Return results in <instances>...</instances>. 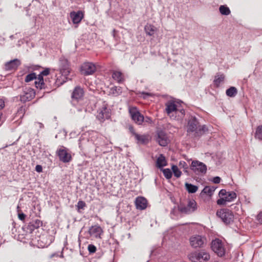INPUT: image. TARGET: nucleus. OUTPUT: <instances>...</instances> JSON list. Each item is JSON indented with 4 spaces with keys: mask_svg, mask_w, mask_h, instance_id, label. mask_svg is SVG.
<instances>
[{
    "mask_svg": "<svg viewBox=\"0 0 262 262\" xmlns=\"http://www.w3.org/2000/svg\"><path fill=\"white\" fill-rule=\"evenodd\" d=\"M216 215L226 224H229L233 221V213L228 209H221L217 211Z\"/></svg>",
    "mask_w": 262,
    "mask_h": 262,
    "instance_id": "5",
    "label": "nucleus"
},
{
    "mask_svg": "<svg viewBox=\"0 0 262 262\" xmlns=\"http://www.w3.org/2000/svg\"><path fill=\"white\" fill-rule=\"evenodd\" d=\"M197 209V204L194 200H189L186 206L180 204L178 210L182 213L190 214Z\"/></svg>",
    "mask_w": 262,
    "mask_h": 262,
    "instance_id": "4",
    "label": "nucleus"
},
{
    "mask_svg": "<svg viewBox=\"0 0 262 262\" xmlns=\"http://www.w3.org/2000/svg\"><path fill=\"white\" fill-rule=\"evenodd\" d=\"M224 198L228 202H232L236 198V194L233 191H229Z\"/></svg>",
    "mask_w": 262,
    "mask_h": 262,
    "instance_id": "31",
    "label": "nucleus"
},
{
    "mask_svg": "<svg viewBox=\"0 0 262 262\" xmlns=\"http://www.w3.org/2000/svg\"><path fill=\"white\" fill-rule=\"evenodd\" d=\"M188 257L192 262H206L210 259V255L205 251H201L190 253Z\"/></svg>",
    "mask_w": 262,
    "mask_h": 262,
    "instance_id": "3",
    "label": "nucleus"
},
{
    "mask_svg": "<svg viewBox=\"0 0 262 262\" xmlns=\"http://www.w3.org/2000/svg\"><path fill=\"white\" fill-rule=\"evenodd\" d=\"M228 192H227L225 189H222L219 192V195L220 197H224L227 194Z\"/></svg>",
    "mask_w": 262,
    "mask_h": 262,
    "instance_id": "41",
    "label": "nucleus"
},
{
    "mask_svg": "<svg viewBox=\"0 0 262 262\" xmlns=\"http://www.w3.org/2000/svg\"><path fill=\"white\" fill-rule=\"evenodd\" d=\"M135 204L138 209H145L147 207V200L143 197L138 196L136 199Z\"/></svg>",
    "mask_w": 262,
    "mask_h": 262,
    "instance_id": "20",
    "label": "nucleus"
},
{
    "mask_svg": "<svg viewBox=\"0 0 262 262\" xmlns=\"http://www.w3.org/2000/svg\"><path fill=\"white\" fill-rule=\"evenodd\" d=\"M60 72L61 74L67 77L70 72L69 64L68 60L65 59L60 60Z\"/></svg>",
    "mask_w": 262,
    "mask_h": 262,
    "instance_id": "16",
    "label": "nucleus"
},
{
    "mask_svg": "<svg viewBox=\"0 0 262 262\" xmlns=\"http://www.w3.org/2000/svg\"><path fill=\"white\" fill-rule=\"evenodd\" d=\"M179 166L180 168H183L185 171H187L188 166L187 163L185 161H180L179 162Z\"/></svg>",
    "mask_w": 262,
    "mask_h": 262,
    "instance_id": "38",
    "label": "nucleus"
},
{
    "mask_svg": "<svg viewBox=\"0 0 262 262\" xmlns=\"http://www.w3.org/2000/svg\"><path fill=\"white\" fill-rule=\"evenodd\" d=\"M36 79V74L34 73H32L27 75L25 78V81L26 82H30L34 79Z\"/></svg>",
    "mask_w": 262,
    "mask_h": 262,
    "instance_id": "36",
    "label": "nucleus"
},
{
    "mask_svg": "<svg viewBox=\"0 0 262 262\" xmlns=\"http://www.w3.org/2000/svg\"><path fill=\"white\" fill-rule=\"evenodd\" d=\"M172 171L175 177L179 178L181 175V172L176 165H173L171 167Z\"/></svg>",
    "mask_w": 262,
    "mask_h": 262,
    "instance_id": "34",
    "label": "nucleus"
},
{
    "mask_svg": "<svg viewBox=\"0 0 262 262\" xmlns=\"http://www.w3.org/2000/svg\"><path fill=\"white\" fill-rule=\"evenodd\" d=\"M110 116V110L108 108L106 104H103L97 111L96 117L100 122L108 119Z\"/></svg>",
    "mask_w": 262,
    "mask_h": 262,
    "instance_id": "7",
    "label": "nucleus"
},
{
    "mask_svg": "<svg viewBox=\"0 0 262 262\" xmlns=\"http://www.w3.org/2000/svg\"><path fill=\"white\" fill-rule=\"evenodd\" d=\"M216 188L214 186H206L202 190V193L211 196L213 194Z\"/></svg>",
    "mask_w": 262,
    "mask_h": 262,
    "instance_id": "27",
    "label": "nucleus"
},
{
    "mask_svg": "<svg viewBox=\"0 0 262 262\" xmlns=\"http://www.w3.org/2000/svg\"><path fill=\"white\" fill-rule=\"evenodd\" d=\"M219 10L220 13L223 15H229L230 13V11L229 8L223 5L220 7Z\"/></svg>",
    "mask_w": 262,
    "mask_h": 262,
    "instance_id": "32",
    "label": "nucleus"
},
{
    "mask_svg": "<svg viewBox=\"0 0 262 262\" xmlns=\"http://www.w3.org/2000/svg\"><path fill=\"white\" fill-rule=\"evenodd\" d=\"M96 70V68L92 62H84L80 68V72L84 75H89L93 74Z\"/></svg>",
    "mask_w": 262,
    "mask_h": 262,
    "instance_id": "11",
    "label": "nucleus"
},
{
    "mask_svg": "<svg viewBox=\"0 0 262 262\" xmlns=\"http://www.w3.org/2000/svg\"><path fill=\"white\" fill-rule=\"evenodd\" d=\"M206 130V127L199 125V122L195 117H191L188 121L187 132L189 136L198 137L202 136Z\"/></svg>",
    "mask_w": 262,
    "mask_h": 262,
    "instance_id": "2",
    "label": "nucleus"
},
{
    "mask_svg": "<svg viewBox=\"0 0 262 262\" xmlns=\"http://www.w3.org/2000/svg\"><path fill=\"white\" fill-rule=\"evenodd\" d=\"M221 181V178L219 177H215L213 179V182L215 184H218Z\"/></svg>",
    "mask_w": 262,
    "mask_h": 262,
    "instance_id": "44",
    "label": "nucleus"
},
{
    "mask_svg": "<svg viewBox=\"0 0 262 262\" xmlns=\"http://www.w3.org/2000/svg\"><path fill=\"white\" fill-rule=\"evenodd\" d=\"M257 220L260 224H262V211L260 212L257 215Z\"/></svg>",
    "mask_w": 262,
    "mask_h": 262,
    "instance_id": "42",
    "label": "nucleus"
},
{
    "mask_svg": "<svg viewBox=\"0 0 262 262\" xmlns=\"http://www.w3.org/2000/svg\"><path fill=\"white\" fill-rule=\"evenodd\" d=\"M156 141L162 146H166L169 142L167 135L162 130L157 132Z\"/></svg>",
    "mask_w": 262,
    "mask_h": 262,
    "instance_id": "14",
    "label": "nucleus"
},
{
    "mask_svg": "<svg viewBox=\"0 0 262 262\" xmlns=\"http://www.w3.org/2000/svg\"><path fill=\"white\" fill-rule=\"evenodd\" d=\"M144 30L147 35L152 36L157 31V28L152 25L147 24L144 27Z\"/></svg>",
    "mask_w": 262,
    "mask_h": 262,
    "instance_id": "24",
    "label": "nucleus"
},
{
    "mask_svg": "<svg viewBox=\"0 0 262 262\" xmlns=\"http://www.w3.org/2000/svg\"><path fill=\"white\" fill-rule=\"evenodd\" d=\"M35 95V93L33 89L26 88L23 92V94L20 96V100L23 102L29 101L33 99Z\"/></svg>",
    "mask_w": 262,
    "mask_h": 262,
    "instance_id": "13",
    "label": "nucleus"
},
{
    "mask_svg": "<svg viewBox=\"0 0 262 262\" xmlns=\"http://www.w3.org/2000/svg\"><path fill=\"white\" fill-rule=\"evenodd\" d=\"M143 94H144V93H143ZM144 94H146L147 95H150V94L148 93H144Z\"/></svg>",
    "mask_w": 262,
    "mask_h": 262,
    "instance_id": "50",
    "label": "nucleus"
},
{
    "mask_svg": "<svg viewBox=\"0 0 262 262\" xmlns=\"http://www.w3.org/2000/svg\"><path fill=\"white\" fill-rule=\"evenodd\" d=\"M167 164V162L166 161L165 157L163 155H160V156L158 158L156 161V165L159 168H161L163 167L166 166Z\"/></svg>",
    "mask_w": 262,
    "mask_h": 262,
    "instance_id": "25",
    "label": "nucleus"
},
{
    "mask_svg": "<svg viewBox=\"0 0 262 262\" xmlns=\"http://www.w3.org/2000/svg\"><path fill=\"white\" fill-rule=\"evenodd\" d=\"M189 243L193 248H202L206 244V238L201 235H194L190 237Z\"/></svg>",
    "mask_w": 262,
    "mask_h": 262,
    "instance_id": "6",
    "label": "nucleus"
},
{
    "mask_svg": "<svg viewBox=\"0 0 262 262\" xmlns=\"http://www.w3.org/2000/svg\"><path fill=\"white\" fill-rule=\"evenodd\" d=\"M135 138L139 144H146L149 140L148 136L145 135H140L137 134L135 135Z\"/></svg>",
    "mask_w": 262,
    "mask_h": 262,
    "instance_id": "22",
    "label": "nucleus"
},
{
    "mask_svg": "<svg viewBox=\"0 0 262 262\" xmlns=\"http://www.w3.org/2000/svg\"><path fill=\"white\" fill-rule=\"evenodd\" d=\"M165 112L172 120L182 119L185 115V111L181 108L180 104L174 100H170L165 103Z\"/></svg>",
    "mask_w": 262,
    "mask_h": 262,
    "instance_id": "1",
    "label": "nucleus"
},
{
    "mask_svg": "<svg viewBox=\"0 0 262 262\" xmlns=\"http://www.w3.org/2000/svg\"><path fill=\"white\" fill-rule=\"evenodd\" d=\"M191 169L195 173H205L207 170V167L205 164L202 162L193 161L191 163Z\"/></svg>",
    "mask_w": 262,
    "mask_h": 262,
    "instance_id": "12",
    "label": "nucleus"
},
{
    "mask_svg": "<svg viewBox=\"0 0 262 262\" xmlns=\"http://www.w3.org/2000/svg\"><path fill=\"white\" fill-rule=\"evenodd\" d=\"M225 78L223 74H217L215 76L214 80V83L216 86H219L221 82H222Z\"/></svg>",
    "mask_w": 262,
    "mask_h": 262,
    "instance_id": "29",
    "label": "nucleus"
},
{
    "mask_svg": "<svg viewBox=\"0 0 262 262\" xmlns=\"http://www.w3.org/2000/svg\"><path fill=\"white\" fill-rule=\"evenodd\" d=\"M186 190L189 193H195L198 190V187L195 185L186 183L185 184Z\"/></svg>",
    "mask_w": 262,
    "mask_h": 262,
    "instance_id": "28",
    "label": "nucleus"
},
{
    "mask_svg": "<svg viewBox=\"0 0 262 262\" xmlns=\"http://www.w3.org/2000/svg\"><path fill=\"white\" fill-rule=\"evenodd\" d=\"M145 121H146V122H149V123H150V122H151V119H150V118H149V117H146V118H145Z\"/></svg>",
    "mask_w": 262,
    "mask_h": 262,
    "instance_id": "49",
    "label": "nucleus"
},
{
    "mask_svg": "<svg viewBox=\"0 0 262 262\" xmlns=\"http://www.w3.org/2000/svg\"><path fill=\"white\" fill-rule=\"evenodd\" d=\"M83 13L81 11H72L70 13V17L73 24H79L83 18Z\"/></svg>",
    "mask_w": 262,
    "mask_h": 262,
    "instance_id": "18",
    "label": "nucleus"
},
{
    "mask_svg": "<svg viewBox=\"0 0 262 262\" xmlns=\"http://www.w3.org/2000/svg\"><path fill=\"white\" fill-rule=\"evenodd\" d=\"M56 153L60 161L63 163H68L72 160L71 154L69 152L68 149L64 147L58 149Z\"/></svg>",
    "mask_w": 262,
    "mask_h": 262,
    "instance_id": "10",
    "label": "nucleus"
},
{
    "mask_svg": "<svg viewBox=\"0 0 262 262\" xmlns=\"http://www.w3.org/2000/svg\"><path fill=\"white\" fill-rule=\"evenodd\" d=\"M113 78L118 82H121L123 81V78L121 72L119 71H114L112 74Z\"/></svg>",
    "mask_w": 262,
    "mask_h": 262,
    "instance_id": "26",
    "label": "nucleus"
},
{
    "mask_svg": "<svg viewBox=\"0 0 262 262\" xmlns=\"http://www.w3.org/2000/svg\"><path fill=\"white\" fill-rule=\"evenodd\" d=\"M35 224H36V225H35L34 226L36 228H38L41 225V223L39 220H37L35 221Z\"/></svg>",
    "mask_w": 262,
    "mask_h": 262,
    "instance_id": "48",
    "label": "nucleus"
},
{
    "mask_svg": "<svg viewBox=\"0 0 262 262\" xmlns=\"http://www.w3.org/2000/svg\"><path fill=\"white\" fill-rule=\"evenodd\" d=\"M5 104L4 101L3 99H0V110L2 109L4 107Z\"/></svg>",
    "mask_w": 262,
    "mask_h": 262,
    "instance_id": "47",
    "label": "nucleus"
},
{
    "mask_svg": "<svg viewBox=\"0 0 262 262\" xmlns=\"http://www.w3.org/2000/svg\"><path fill=\"white\" fill-rule=\"evenodd\" d=\"M89 233L96 238H101V235L103 233L102 229L99 226L95 225L90 228Z\"/></svg>",
    "mask_w": 262,
    "mask_h": 262,
    "instance_id": "17",
    "label": "nucleus"
},
{
    "mask_svg": "<svg viewBox=\"0 0 262 262\" xmlns=\"http://www.w3.org/2000/svg\"><path fill=\"white\" fill-rule=\"evenodd\" d=\"M129 113L133 120L138 124H141L144 121V118L139 112L137 107H130Z\"/></svg>",
    "mask_w": 262,
    "mask_h": 262,
    "instance_id": "9",
    "label": "nucleus"
},
{
    "mask_svg": "<svg viewBox=\"0 0 262 262\" xmlns=\"http://www.w3.org/2000/svg\"><path fill=\"white\" fill-rule=\"evenodd\" d=\"M128 129H129V130L130 132L131 133V134H132L133 136H134V137L135 136V135H136V134H137L135 132V130H134V127H133L132 125L129 126Z\"/></svg>",
    "mask_w": 262,
    "mask_h": 262,
    "instance_id": "43",
    "label": "nucleus"
},
{
    "mask_svg": "<svg viewBox=\"0 0 262 262\" xmlns=\"http://www.w3.org/2000/svg\"><path fill=\"white\" fill-rule=\"evenodd\" d=\"M83 90L80 86H76L73 92L72 98L73 99L78 100L83 97Z\"/></svg>",
    "mask_w": 262,
    "mask_h": 262,
    "instance_id": "21",
    "label": "nucleus"
},
{
    "mask_svg": "<svg viewBox=\"0 0 262 262\" xmlns=\"http://www.w3.org/2000/svg\"><path fill=\"white\" fill-rule=\"evenodd\" d=\"M85 206V203L82 201H79L77 203V207L79 209H82Z\"/></svg>",
    "mask_w": 262,
    "mask_h": 262,
    "instance_id": "40",
    "label": "nucleus"
},
{
    "mask_svg": "<svg viewBox=\"0 0 262 262\" xmlns=\"http://www.w3.org/2000/svg\"><path fill=\"white\" fill-rule=\"evenodd\" d=\"M25 217H26V215L24 213H21L18 214V218L19 220L23 221L25 220Z\"/></svg>",
    "mask_w": 262,
    "mask_h": 262,
    "instance_id": "46",
    "label": "nucleus"
},
{
    "mask_svg": "<svg viewBox=\"0 0 262 262\" xmlns=\"http://www.w3.org/2000/svg\"><path fill=\"white\" fill-rule=\"evenodd\" d=\"M20 64V61L17 59H15L5 64V69L7 71L14 70H16Z\"/></svg>",
    "mask_w": 262,
    "mask_h": 262,
    "instance_id": "19",
    "label": "nucleus"
},
{
    "mask_svg": "<svg viewBox=\"0 0 262 262\" xmlns=\"http://www.w3.org/2000/svg\"><path fill=\"white\" fill-rule=\"evenodd\" d=\"M255 137L258 140H262V125H259L257 127Z\"/></svg>",
    "mask_w": 262,
    "mask_h": 262,
    "instance_id": "33",
    "label": "nucleus"
},
{
    "mask_svg": "<svg viewBox=\"0 0 262 262\" xmlns=\"http://www.w3.org/2000/svg\"><path fill=\"white\" fill-rule=\"evenodd\" d=\"M162 171L164 176L166 179H169L171 178L172 172L169 168L163 169Z\"/></svg>",
    "mask_w": 262,
    "mask_h": 262,
    "instance_id": "35",
    "label": "nucleus"
},
{
    "mask_svg": "<svg viewBox=\"0 0 262 262\" xmlns=\"http://www.w3.org/2000/svg\"><path fill=\"white\" fill-rule=\"evenodd\" d=\"M211 248L218 256H222L225 253V249L221 240L215 239L211 243Z\"/></svg>",
    "mask_w": 262,
    "mask_h": 262,
    "instance_id": "8",
    "label": "nucleus"
},
{
    "mask_svg": "<svg viewBox=\"0 0 262 262\" xmlns=\"http://www.w3.org/2000/svg\"><path fill=\"white\" fill-rule=\"evenodd\" d=\"M49 73L50 69L48 68L46 69L40 73V74L38 75L37 80L35 81V85L37 88L42 89L44 88L45 83L43 76H47L49 74Z\"/></svg>",
    "mask_w": 262,
    "mask_h": 262,
    "instance_id": "15",
    "label": "nucleus"
},
{
    "mask_svg": "<svg viewBox=\"0 0 262 262\" xmlns=\"http://www.w3.org/2000/svg\"><path fill=\"white\" fill-rule=\"evenodd\" d=\"M88 249L90 253H94L96 251V247L94 245L90 244L88 246Z\"/></svg>",
    "mask_w": 262,
    "mask_h": 262,
    "instance_id": "39",
    "label": "nucleus"
},
{
    "mask_svg": "<svg viewBox=\"0 0 262 262\" xmlns=\"http://www.w3.org/2000/svg\"><path fill=\"white\" fill-rule=\"evenodd\" d=\"M227 202H228L225 198L222 197L217 201V204L220 205H225Z\"/></svg>",
    "mask_w": 262,
    "mask_h": 262,
    "instance_id": "37",
    "label": "nucleus"
},
{
    "mask_svg": "<svg viewBox=\"0 0 262 262\" xmlns=\"http://www.w3.org/2000/svg\"><path fill=\"white\" fill-rule=\"evenodd\" d=\"M122 89L119 86H113L110 89L108 95L113 96H117L122 93Z\"/></svg>",
    "mask_w": 262,
    "mask_h": 262,
    "instance_id": "23",
    "label": "nucleus"
},
{
    "mask_svg": "<svg viewBox=\"0 0 262 262\" xmlns=\"http://www.w3.org/2000/svg\"><path fill=\"white\" fill-rule=\"evenodd\" d=\"M237 93V89L233 86L230 87L226 90V93L228 96L233 97H234Z\"/></svg>",
    "mask_w": 262,
    "mask_h": 262,
    "instance_id": "30",
    "label": "nucleus"
},
{
    "mask_svg": "<svg viewBox=\"0 0 262 262\" xmlns=\"http://www.w3.org/2000/svg\"><path fill=\"white\" fill-rule=\"evenodd\" d=\"M35 170L38 172H41L42 170V168L41 165H37L35 167Z\"/></svg>",
    "mask_w": 262,
    "mask_h": 262,
    "instance_id": "45",
    "label": "nucleus"
}]
</instances>
